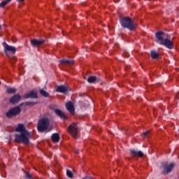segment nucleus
I'll return each instance as SVG.
<instances>
[{
    "label": "nucleus",
    "instance_id": "nucleus-1",
    "mask_svg": "<svg viewBox=\"0 0 179 179\" xmlns=\"http://www.w3.org/2000/svg\"><path fill=\"white\" fill-rule=\"evenodd\" d=\"M37 103L36 102H24L22 103L19 105V106H15L13 108L10 109L6 113V117L7 118H13V117H17V115H19L20 113H22L21 107H29V106H36Z\"/></svg>",
    "mask_w": 179,
    "mask_h": 179
},
{
    "label": "nucleus",
    "instance_id": "nucleus-2",
    "mask_svg": "<svg viewBox=\"0 0 179 179\" xmlns=\"http://www.w3.org/2000/svg\"><path fill=\"white\" fill-rule=\"evenodd\" d=\"M155 36L156 38L160 41L159 44L165 45L169 50L174 48V44L170 41V36L168 34H164L163 31H159L156 33Z\"/></svg>",
    "mask_w": 179,
    "mask_h": 179
},
{
    "label": "nucleus",
    "instance_id": "nucleus-3",
    "mask_svg": "<svg viewBox=\"0 0 179 179\" xmlns=\"http://www.w3.org/2000/svg\"><path fill=\"white\" fill-rule=\"evenodd\" d=\"M33 135L30 131H24L23 133L16 134L15 136V141L17 143H23L24 145H29L30 143V138Z\"/></svg>",
    "mask_w": 179,
    "mask_h": 179
},
{
    "label": "nucleus",
    "instance_id": "nucleus-4",
    "mask_svg": "<svg viewBox=\"0 0 179 179\" xmlns=\"http://www.w3.org/2000/svg\"><path fill=\"white\" fill-rule=\"evenodd\" d=\"M50 127V120L48 117H43L38 122L37 129L38 132H45Z\"/></svg>",
    "mask_w": 179,
    "mask_h": 179
},
{
    "label": "nucleus",
    "instance_id": "nucleus-5",
    "mask_svg": "<svg viewBox=\"0 0 179 179\" xmlns=\"http://www.w3.org/2000/svg\"><path fill=\"white\" fill-rule=\"evenodd\" d=\"M120 23L122 27L129 29V30H134L135 29V24L134 21L129 17H123L120 20Z\"/></svg>",
    "mask_w": 179,
    "mask_h": 179
},
{
    "label": "nucleus",
    "instance_id": "nucleus-6",
    "mask_svg": "<svg viewBox=\"0 0 179 179\" xmlns=\"http://www.w3.org/2000/svg\"><path fill=\"white\" fill-rule=\"evenodd\" d=\"M3 46L4 47V52L7 57H9L10 54H15L16 52V48L8 45L6 42H3Z\"/></svg>",
    "mask_w": 179,
    "mask_h": 179
},
{
    "label": "nucleus",
    "instance_id": "nucleus-7",
    "mask_svg": "<svg viewBox=\"0 0 179 179\" xmlns=\"http://www.w3.org/2000/svg\"><path fill=\"white\" fill-rule=\"evenodd\" d=\"M175 166L176 164L174 163H171L169 165H168L167 164H163L162 165V167L163 169L162 174H164V176H166L169 173H171L173 171V169H174Z\"/></svg>",
    "mask_w": 179,
    "mask_h": 179
},
{
    "label": "nucleus",
    "instance_id": "nucleus-8",
    "mask_svg": "<svg viewBox=\"0 0 179 179\" xmlns=\"http://www.w3.org/2000/svg\"><path fill=\"white\" fill-rule=\"evenodd\" d=\"M68 131L70 133L73 138H78V125L75 123H72L68 128Z\"/></svg>",
    "mask_w": 179,
    "mask_h": 179
},
{
    "label": "nucleus",
    "instance_id": "nucleus-9",
    "mask_svg": "<svg viewBox=\"0 0 179 179\" xmlns=\"http://www.w3.org/2000/svg\"><path fill=\"white\" fill-rule=\"evenodd\" d=\"M66 108L71 114V115H73L75 114V106H73V103L72 101H68L66 103Z\"/></svg>",
    "mask_w": 179,
    "mask_h": 179
},
{
    "label": "nucleus",
    "instance_id": "nucleus-10",
    "mask_svg": "<svg viewBox=\"0 0 179 179\" xmlns=\"http://www.w3.org/2000/svg\"><path fill=\"white\" fill-rule=\"evenodd\" d=\"M55 113L56 115H57V117H59V118H61V120H62L63 121H66V120H68V116L65 115V113L62 112V110L59 109H55Z\"/></svg>",
    "mask_w": 179,
    "mask_h": 179
},
{
    "label": "nucleus",
    "instance_id": "nucleus-11",
    "mask_svg": "<svg viewBox=\"0 0 179 179\" xmlns=\"http://www.w3.org/2000/svg\"><path fill=\"white\" fill-rule=\"evenodd\" d=\"M130 153L132 157H143L145 156L142 151H136L135 150H130Z\"/></svg>",
    "mask_w": 179,
    "mask_h": 179
},
{
    "label": "nucleus",
    "instance_id": "nucleus-12",
    "mask_svg": "<svg viewBox=\"0 0 179 179\" xmlns=\"http://www.w3.org/2000/svg\"><path fill=\"white\" fill-rule=\"evenodd\" d=\"M21 99L22 96H20V95L15 94L10 99V103H11V104H17V102L20 101Z\"/></svg>",
    "mask_w": 179,
    "mask_h": 179
},
{
    "label": "nucleus",
    "instance_id": "nucleus-13",
    "mask_svg": "<svg viewBox=\"0 0 179 179\" xmlns=\"http://www.w3.org/2000/svg\"><path fill=\"white\" fill-rule=\"evenodd\" d=\"M24 99H38V96L37 95V93L31 90L30 92L24 94Z\"/></svg>",
    "mask_w": 179,
    "mask_h": 179
},
{
    "label": "nucleus",
    "instance_id": "nucleus-14",
    "mask_svg": "<svg viewBox=\"0 0 179 179\" xmlns=\"http://www.w3.org/2000/svg\"><path fill=\"white\" fill-rule=\"evenodd\" d=\"M45 43V40H31V43L32 45L38 47L39 45H43Z\"/></svg>",
    "mask_w": 179,
    "mask_h": 179
},
{
    "label": "nucleus",
    "instance_id": "nucleus-15",
    "mask_svg": "<svg viewBox=\"0 0 179 179\" xmlns=\"http://www.w3.org/2000/svg\"><path fill=\"white\" fill-rule=\"evenodd\" d=\"M16 132H20V134H23V132H29V131L26 130V127L23 124H19L17 127L15 129Z\"/></svg>",
    "mask_w": 179,
    "mask_h": 179
},
{
    "label": "nucleus",
    "instance_id": "nucleus-16",
    "mask_svg": "<svg viewBox=\"0 0 179 179\" xmlns=\"http://www.w3.org/2000/svg\"><path fill=\"white\" fill-rule=\"evenodd\" d=\"M61 63L64 64V65H66V66H72V65L75 64V62L73 60L63 59V60H61Z\"/></svg>",
    "mask_w": 179,
    "mask_h": 179
},
{
    "label": "nucleus",
    "instance_id": "nucleus-17",
    "mask_svg": "<svg viewBox=\"0 0 179 179\" xmlns=\"http://www.w3.org/2000/svg\"><path fill=\"white\" fill-rule=\"evenodd\" d=\"M51 140L55 143L59 142V134L58 133L53 134L51 136Z\"/></svg>",
    "mask_w": 179,
    "mask_h": 179
},
{
    "label": "nucleus",
    "instance_id": "nucleus-18",
    "mask_svg": "<svg viewBox=\"0 0 179 179\" xmlns=\"http://www.w3.org/2000/svg\"><path fill=\"white\" fill-rule=\"evenodd\" d=\"M159 57L160 55H159L157 52L155 50L151 51V58H152V59H157Z\"/></svg>",
    "mask_w": 179,
    "mask_h": 179
},
{
    "label": "nucleus",
    "instance_id": "nucleus-19",
    "mask_svg": "<svg viewBox=\"0 0 179 179\" xmlns=\"http://www.w3.org/2000/svg\"><path fill=\"white\" fill-rule=\"evenodd\" d=\"M97 80V78H96V76H90L87 79V82L89 83H94V82H96Z\"/></svg>",
    "mask_w": 179,
    "mask_h": 179
},
{
    "label": "nucleus",
    "instance_id": "nucleus-20",
    "mask_svg": "<svg viewBox=\"0 0 179 179\" xmlns=\"http://www.w3.org/2000/svg\"><path fill=\"white\" fill-rule=\"evenodd\" d=\"M56 90H69V87L67 85L57 86Z\"/></svg>",
    "mask_w": 179,
    "mask_h": 179
},
{
    "label": "nucleus",
    "instance_id": "nucleus-21",
    "mask_svg": "<svg viewBox=\"0 0 179 179\" xmlns=\"http://www.w3.org/2000/svg\"><path fill=\"white\" fill-rule=\"evenodd\" d=\"M10 1L12 0H4L3 2L0 3V8H3L4 6H6V5H8V3L10 2Z\"/></svg>",
    "mask_w": 179,
    "mask_h": 179
},
{
    "label": "nucleus",
    "instance_id": "nucleus-22",
    "mask_svg": "<svg viewBox=\"0 0 179 179\" xmlns=\"http://www.w3.org/2000/svg\"><path fill=\"white\" fill-rule=\"evenodd\" d=\"M40 93L41 95L43 96V97H48L50 96V94L47 92L45 90H41Z\"/></svg>",
    "mask_w": 179,
    "mask_h": 179
},
{
    "label": "nucleus",
    "instance_id": "nucleus-23",
    "mask_svg": "<svg viewBox=\"0 0 179 179\" xmlns=\"http://www.w3.org/2000/svg\"><path fill=\"white\" fill-rule=\"evenodd\" d=\"M66 176H67L69 178H73V173L72 171H71L70 170H67V171H66Z\"/></svg>",
    "mask_w": 179,
    "mask_h": 179
},
{
    "label": "nucleus",
    "instance_id": "nucleus-24",
    "mask_svg": "<svg viewBox=\"0 0 179 179\" xmlns=\"http://www.w3.org/2000/svg\"><path fill=\"white\" fill-rule=\"evenodd\" d=\"M56 92H59V93H64V94H66V93H68V90H57Z\"/></svg>",
    "mask_w": 179,
    "mask_h": 179
},
{
    "label": "nucleus",
    "instance_id": "nucleus-25",
    "mask_svg": "<svg viewBox=\"0 0 179 179\" xmlns=\"http://www.w3.org/2000/svg\"><path fill=\"white\" fill-rule=\"evenodd\" d=\"M26 178L29 179L33 178V177H31V174H30L29 173H26Z\"/></svg>",
    "mask_w": 179,
    "mask_h": 179
},
{
    "label": "nucleus",
    "instance_id": "nucleus-26",
    "mask_svg": "<svg viewBox=\"0 0 179 179\" xmlns=\"http://www.w3.org/2000/svg\"><path fill=\"white\" fill-rule=\"evenodd\" d=\"M6 93L10 94V93H16L15 90H7Z\"/></svg>",
    "mask_w": 179,
    "mask_h": 179
},
{
    "label": "nucleus",
    "instance_id": "nucleus-27",
    "mask_svg": "<svg viewBox=\"0 0 179 179\" xmlns=\"http://www.w3.org/2000/svg\"><path fill=\"white\" fill-rule=\"evenodd\" d=\"M150 132L148 131H145L143 133V136H148V135H149Z\"/></svg>",
    "mask_w": 179,
    "mask_h": 179
},
{
    "label": "nucleus",
    "instance_id": "nucleus-28",
    "mask_svg": "<svg viewBox=\"0 0 179 179\" xmlns=\"http://www.w3.org/2000/svg\"><path fill=\"white\" fill-rule=\"evenodd\" d=\"M6 90H15V89L6 87Z\"/></svg>",
    "mask_w": 179,
    "mask_h": 179
},
{
    "label": "nucleus",
    "instance_id": "nucleus-29",
    "mask_svg": "<svg viewBox=\"0 0 179 179\" xmlns=\"http://www.w3.org/2000/svg\"><path fill=\"white\" fill-rule=\"evenodd\" d=\"M125 56L126 57H129V55H128V53H126Z\"/></svg>",
    "mask_w": 179,
    "mask_h": 179
},
{
    "label": "nucleus",
    "instance_id": "nucleus-30",
    "mask_svg": "<svg viewBox=\"0 0 179 179\" xmlns=\"http://www.w3.org/2000/svg\"><path fill=\"white\" fill-rule=\"evenodd\" d=\"M76 155H78L79 154V151H76Z\"/></svg>",
    "mask_w": 179,
    "mask_h": 179
},
{
    "label": "nucleus",
    "instance_id": "nucleus-31",
    "mask_svg": "<svg viewBox=\"0 0 179 179\" xmlns=\"http://www.w3.org/2000/svg\"><path fill=\"white\" fill-rule=\"evenodd\" d=\"M24 0H19L20 2H23Z\"/></svg>",
    "mask_w": 179,
    "mask_h": 179
},
{
    "label": "nucleus",
    "instance_id": "nucleus-32",
    "mask_svg": "<svg viewBox=\"0 0 179 179\" xmlns=\"http://www.w3.org/2000/svg\"><path fill=\"white\" fill-rule=\"evenodd\" d=\"M17 59L16 57L14 58V60H15V61H17Z\"/></svg>",
    "mask_w": 179,
    "mask_h": 179
},
{
    "label": "nucleus",
    "instance_id": "nucleus-33",
    "mask_svg": "<svg viewBox=\"0 0 179 179\" xmlns=\"http://www.w3.org/2000/svg\"><path fill=\"white\" fill-rule=\"evenodd\" d=\"M133 76H135V74H133Z\"/></svg>",
    "mask_w": 179,
    "mask_h": 179
},
{
    "label": "nucleus",
    "instance_id": "nucleus-34",
    "mask_svg": "<svg viewBox=\"0 0 179 179\" xmlns=\"http://www.w3.org/2000/svg\"><path fill=\"white\" fill-rule=\"evenodd\" d=\"M0 29H1V26H0Z\"/></svg>",
    "mask_w": 179,
    "mask_h": 179
}]
</instances>
